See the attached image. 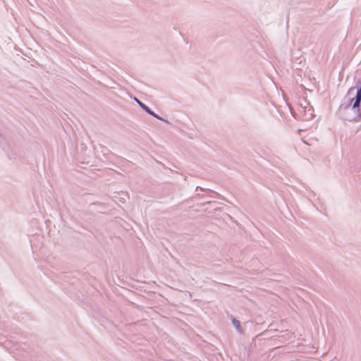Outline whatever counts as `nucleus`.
<instances>
[{
  "label": "nucleus",
  "mask_w": 361,
  "mask_h": 361,
  "mask_svg": "<svg viewBox=\"0 0 361 361\" xmlns=\"http://www.w3.org/2000/svg\"><path fill=\"white\" fill-rule=\"evenodd\" d=\"M137 102L139 103V104L140 105V106H141L143 109H145L147 113H149V114H151V115H152V116H156V117H157V116H156V115H155L152 111H151L147 106H145V104H143L142 103L140 102L138 100H137Z\"/></svg>",
  "instance_id": "nucleus-2"
},
{
  "label": "nucleus",
  "mask_w": 361,
  "mask_h": 361,
  "mask_svg": "<svg viewBox=\"0 0 361 361\" xmlns=\"http://www.w3.org/2000/svg\"><path fill=\"white\" fill-rule=\"evenodd\" d=\"M233 324L235 325V326L238 329L240 330V323L239 321L236 319H233Z\"/></svg>",
  "instance_id": "nucleus-3"
},
{
  "label": "nucleus",
  "mask_w": 361,
  "mask_h": 361,
  "mask_svg": "<svg viewBox=\"0 0 361 361\" xmlns=\"http://www.w3.org/2000/svg\"><path fill=\"white\" fill-rule=\"evenodd\" d=\"M361 101V87L359 88V90L357 92V95L355 97V101L353 104V108L358 107L360 105V102Z\"/></svg>",
  "instance_id": "nucleus-1"
}]
</instances>
